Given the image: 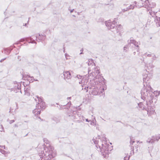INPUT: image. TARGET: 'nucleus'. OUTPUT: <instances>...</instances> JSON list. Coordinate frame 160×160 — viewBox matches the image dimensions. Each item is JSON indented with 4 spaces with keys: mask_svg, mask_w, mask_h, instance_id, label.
I'll use <instances>...</instances> for the list:
<instances>
[{
    "mask_svg": "<svg viewBox=\"0 0 160 160\" xmlns=\"http://www.w3.org/2000/svg\"><path fill=\"white\" fill-rule=\"evenodd\" d=\"M73 10H74V9H73L72 10H71L70 11V12L71 13V12H73Z\"/></svg>",
    "mask_w": 160,
    "mask_h": 160,
    "instance_id": "obj_34",
    "label": "nucleus"
},
{
    "mask_svg": "<svg viewBox=\"0 0 160 160\" xmlns=\"http://www.w3.org/2000/svg\"><path fill=\"white\" fill-rule=\"evenodd\" d=\"M14 122V120H10L9 123L10 124H11L12 123H13Z\"/></svg>",
    "mask_w": 160,
    "mask_h": 160,
    "instance_id": "obj_27",
    "label": "nucleus"
},
{
    "mask_svg": "<svg viewBox=\"0 0 160 160\" xmlns=\"http://www.w3.org/2000/svg\"><path fill=\"white\" fill-rule=\"evenodd\" d=\"M37 98H35V100L37 101L38 100V104L40 105L41 109H44L46 107L45 103L44 102L42 101V99L38 96H36Z\"/></svg>",
    "mask_w": 160,
    "mask_h": 160,
    "instance_id": "obj_9",
    "label": "nucleus"
},
{
    "mask_svg": "<svg viewBox=\"0 0 160 160\" xmlns=\"http://www.w3.org/2000/svg\"><path fill=\"white\" fill-rule=\"evenodd\" d=\"M90 124L92 126H95L96 125V120L95 118H94V119L92 120H90Z\"/></svg>",
    "mask_w": 160,
    "mask_h": 160,
    "instance_id": "obj_19",
    "label": "nucleus"
},
{
    "mask_svg": "<svg viewBox=\"0 0 160 160\" xmlns=\"http://www.w3.org/2000/svg\"><path fill=\"white\" fill-rule=\"evenodd\" d=\"M117 24L115 20L112 22L110 20H108L105 22V24L108 28L109 29H112V31L115 32H116L117 33L119 32L120 34L119 31L122 28V27L121 25H119L118 28L116 30V28H114L116 24Z\"/></svg>",
    "mask_w": 160,
    "mask_h": 160,
    "instance_id": "obj_6",
    "label": "nucleus"
},
{
    "mask_svg": "<svg viewBox=\"0 0 160 160\" xmlns=\"http://www.w3.org/2000/svg\"><path fill=\"white\" fill-rule=\"evenodd\" d=\"M21 86V84H20V83H18V84H17V88L18 89H20Z\"/></svg>",
    "mask_w": 160,
    "mask_h": 160,
    "instance_id": "obj_24",
    "label": "nucleus"
},
{
    "mask_svg": "<svg viewBox=\"0 0 160 160\" xmlns=\"http://www.w3.org/2000/svg\"><path fill=\"white\" fill-rule=\"evenodd\" d=\"M0 152L4 154L6 156H7L8 154L10 153L9 152H6L5 151L2 150L1 149H0Z\"/></svg>",
    "mask_w": 160,
    "mask_h": 160,
    "instance_id": "obj_20",
    "label": "nucleus"
},
{
    "mask_svg": "<svg viewBox=\"0 0 160 160\" xmlns=\"http://www.w3.org/2000/svg\"><path fill=\"white\" fill-rule=\"evenodd\" d=\"M126 48V47H124V50H125Z\"/></svg>",
    "mask_w": 160,
    "mask_h": 160,
    "instance_id": "obj_35",
    "label": "nucleus"
},
{
    "mask_svg": "<svg viewBox=\"0 0 160 160\" xmlns=\"http://www.w3.org/2000/svg\"><path fill=\"white\" fill-rule=\"evenodd\" d=\"M101 138L99 136H97L96 138H93V141L94 143L95 144H98V140L97 139H99Z\"/></svg>",
    "mask_w": 160,
    "mask_h": 160,
    "instance_id": "obj_18",
    "label": "nucleus"
},
{
    "mask_svg": "<svg viewBox=\"0 0 160 160\" xmlns=\"http://www.w3.org/2000/svg\"><path fill=\"white\" fill-rule=\"evenodd\" d=\"M143 100V99H142ZM145 100V99H143V100ZM146 101L144 102H141L138 104V106L142 109H145L146 110L147 108H148V105L147 104V101H148L147 100H146Z\"/></svg>",
    "mask_w": 160,
    "mask_h": 160,
    "instance_id": "obj_11",
    "label": "nucleus"
},
{
    "mask_svg": "<svg viewBox=\"0 0 160 160\" xmlns=\"http://www.w3.org/2000/svg\"><path fill=\"white\" fill-rule=\"evenodd\" d=\"M93 69L94 70V72L93 71L90 73L88 72V78L94 79L95 84H98L101 83L102 84V87L103 90H101V92H102V91L106 89V85L104 81V79L103 77L101 76L99 74L100 72L99 71V67H96Z\"/></svg>",
    "mask_w": 160,
    "mask_h": 160,
    "instance_id": "obj_3",
    "label": "nucleus"
},
{
    "mask_svg": "<svg viewBox=\"0 0 160 160\" xmlns=\"http://www.w3.org/2000/svg\"><path fill=\"white\" fill-rule=\"evenodd\" d=\"M88 66H89V68H88V72H89L91 71V69H93V68H96L95 64L94 63L92 59H89L87 62Z\"/></svg>",
    "mask_w": 160,
    "mask_h": 160,
    "instance_id": "obj_10",
    "label": "nucleus"
},
{
    "mask_svg": "<svg viewBox=\"0 0 160 160\" xmlns=\"http://www.w3.org/2000/svg\"><path fill=\"white\" fill-rule=\"evenodd\" d=\"M146 76H146V75H145L143 78V80L144 81V82H145V81L146 79H149L148 75H147Z\"/></svg>",
    "mask_w": 160,
    "mask_h": 160,
    "instance_id": "obj_23",
    "label": "nucleus"
},
{
    "mask_svg": "<svg viewBox=\"0 0 160 160\" xmlns=\"http://www.w3.org/2000/svg\"><path fill=\"white\" fill-rule=\"evenodd\" d=\"M139 49H137V52H138V51H139Z\"/></svg>",
    "mask_w": 160,
    "mask_h": 160,
    "instance_id": "obj_38",
    "label": "nucleus"
},
{
    "mask_svg": "<svg viewBox=\"0 0 160 160\" xmlns=\"http://www.w3.org/2000/svg\"><path fill=\"white\" fill-rule=\"evenodd\" d=\"M141 0V1L142 2L143 1H144V0Z\"/></svg>",
    "mask_w": 160,
    "mask_h": 160,
    "instance_id": "obj_39",
    "label": "nucleus"
},
{
    "mask_svg": "<svg viewBox=\"0 0 160 160\" xmlns=\"http://www.w3.org/2000/svg\"><path fill=\"white\" fill-rule=\"evenodd\" d=\"M144 54L145 55H146L148 57H150L152 56V54H151V53L148 54L147 53H145Z\"/></svg>",
    "mask_w": 160,
    "mask_h": 160,
    "instance_id": "obj_26",
    "label": "nucleus"
},
{
    "mask_svg": "<svg viewBox=\"0 0 160 160\" xmlns=\"http://www.w3.org/2000/svg\"><path fill=\"white\" fill-rule=\"evenodd\" d=\"M134 142V141L132 140H131L130 141V143L131 144H133Z\"/></svg>",
    "mask_w": 160,
    "mask_h": 160,
    "instance_id": "obj_29",
    "label": "nucleus"
},
{
    "mask_svg": "<svg viewBox=\"0 0 160 160\" xmlns=\"http://www.w3.org/2000/svg\"><path fill=\"white\" fill-rule=\"evenodd\" d=\"M31 78H33V77H31Z\"/></svg>",
    "mask_w": 160,
    "mask_h": 160,
    "instance_id": "obj_41",
    "label": "nucleus"
},
{
    "mask_svg": "<svg viewBox=\"0 0 160 160\" xmlns=\"http://www.w3.org/2000/svg\"><path fill=\"white\" fill-rule=\"evenodd\" d=\"M129 158H130V156L125 157L124 158V159L125 160H129Z\"/></svg>",
    "mask_w": 160,
    "mask_h": 160,
    "instance_id": "obj_25",
    "label": "nucleus"
},
{
    "mask_svg": "<svg viewBox=\"0 0 160 160\" xmlns=\"http://www.w3.org/2000/svg\"><path fill=\"white\" fill-rule=\"evenodd\" d=\"M139 143H142V142H140Z\"/></svg>",
    "mask_w": 160,
    "mask_h": 160,
    "instance_id": "obj_42",
    "label": "nucleus"
},
{
    "mask_svg": "<svg viewBox=\"0 0 160 160\" xmlns=\"http://www.w3.org/2000/svg\"><path fill=\"white\" fill-rule=\"evenodd\" d=\"M0 147L2 148H3L4 149H5V146H1Z\"/></svg>",
    "mask_w": 160,
    "mask_h": 160,
    "instance_id": "obj_33",
    "label": "nucleus"
},
{
    "mask_svg": "<svg viewBox=\"0 0 160 160\" xmlns=\"http://www.w3.org/2000/svg\"><path fill=\"white\" fill-rule=\"evenodd\" d=\"M15 127H17V126L16 125H15Z\"/></svg>",
    "mask_w": 160,
    "mask_h": 160,
    "instance_id": "obj_40",
    "label": "nucleus"
},
{
    "mask_svg": "<svg viewBox=\"0 0 160 160\" xmlns=\"http://www.w3.org/2000/svg\"><path fill=\"white\" fill-rule=\"evenodd\" d=\"M128 42L129 43H132L136 47H138V42L134 40L132 38H130V40Z\"/></svg>",
    "mask_w": 160,
    "mask_h": 160,
    "instance_id": "obj_15",
    "label": "nucleus"
},
{
    "mask_svg": "<svg viewBox=\"0 0 160 160\" xmlns=\"http://www.w3.org/2000/svg\"><path fill=\"white\" fill-rule=\"evenodd\" d=\"M136 4V2H134L132 3V4L128 8H127L126 9H124V11H127L128 10L131 9H133L134 8V6Z\"/></svg>",
    "mask_w": 160,
    "mask_h": 160,
    "instance_id": "obj_14",
    "label": "nucleus"
},
{
    "mask_svg": "<svg viewBox=\"0 0 160 160\" xmlns=\"http://www.w3.org/2000/svg\"><path fill=\"white\" fill-rule=\"evenodd\" d=\"M149 13L151 15L152 17H153L155 15L156 12H154L152 11V10H151L149 12Z\"/></svg>",
    "mask_w": 160,
    "mask_h": 160,
    "instance_id": "obj_22",
    "label": "nucleus"
},
{
    "mask_svg": "<svg viewBox=\"0 0 160 160\" xmlns=\"http://www.w3.org/2000/svg\"><path fill=\"white\" fill-rule=\"evenodd\" d=\"M102 138L103 141L102 142V144L98 145L97 146L96 145V146L99 147L102 155L104 157H106L109 154V151L112 150V148L108 144L107 142L106 141V138L104 136Z\"/></svg>",
    "mask_w": 160,
    "mask_h": 160,
    "instance_id": "obj_5",
    "label": "nucleus"
},
{
    "mask_svg": "<svg viewBox=\"0 0 160 160\" xmlns=\"http://www.w3.org/2000/svg\"><path fill=\"white\" fill-rule=\"evenodd\" d=\"M146 110L147 111L148 114L150 115L153 113L154 111V109L150 105H148Z\"/></svg>",
    "mask_w": 160,
    "mask_h": 160,
    "instance_id": "obj_13",
    "label": "nucleus"
},
{
    "mask_svg": "<svg viewBox=\"0 0 160 160\" xmlns=\"http://www.w3.org/2000/svg\"><path fill=\"white\" fill-rule=\"evenodd\" d=\"M79 83L80 84H82V89H85L87 92L88 90L86 89V88H87L88 89L89 88L90 90L89 91V92L93 95H97L100 92L103 93L105 90L102 91V92H101V90H103L102 87V84L101 83L98 84H95L96 86H92L91 87H89L87 84V80L84 78H83L82 80L79 82Z\"/></svg>",
    "mask_w": 160,
    "mask_h": 160,
    "instance_id": "obj_4",
    "label": "nucleus"
},
{
    "mask_svg": "<svg viewBox=\"0 0 160 160\" xmlns=\"http://www.w3.org/2000/svg\"><path fill=\"white\" fill-rule=\"evenodd\" d=\"M145 3L144 5H146L145 8L148 11L150 10L151 8H153L156 6L155 3L152 2L150 3L148 0H145Z\"/></svg>",
    "mask_w": 160,
    "mask_h": 160,
    "instance_id": "obj_8",
    "label": "nucleus"
},
{
    "mask_svg": "<svg viewBox=\"0 0 160 160\" xmlns=\"http://www.w3.org/2000/svg\"><path fill=\"white\" fill-rule=\"evenodd\" d=\"M41 110L40 109L36 108L33 111V113L35 115L40 114Z\"/></svg>",
    "mask_w": 160,
    "mask_h": 160,
    "instance_id": "obj_16",
    "label": "nucleus"
},
{
    "mask_svg": "<svg viewBox=\"0 0 160 160\" xmlns=\"http://www.w3.org/2000/svg\"><path fill=\"white\" fill-rule=\"evenodd\" d=\"M36 37L40 40H43L44 39L45 36L44 35H40L39 34L38 36H37Z\"/></svg>",
    "mask_w": 160,
    "mask_h": 160,
    "instance_id": "obj_21",
    "label": "nucleus"
},
{
    "mask_svg": "<svg viewBox=\"0 0 160 160\" xmlns=\"http://www.w3.org/2000/svg\"><path fill=\"white\" fill-rule=\"evenodd\" d=\"M157 27H160V18L156 17L155 19Z\"/></svg>",
    "mask_w": 160,
    "mask_h": 160,
    "instance_id": "obj_17",
    "label": "nucleus"
},
{
    "mask_svg": "<svg viewBox=\"0 0 160 160\" xmlns=\"http://www.w3.org/2000/svg\"><path fill=\"white\" fill-rule=\"evenodd\" d=\"M43 140L48 145L45 148V145H43L41 152H40V151H39V156L41 160H49L56 156V151L53 148L49 146L48 142L46 139H44Z\"/></svg>",
    "mask_w": 160,
    "mask_h": 160,
    "instance_id": "obj_2",
    "label": "nucleus"
},
{
    "mask_svg": "<svg viewBox=\"0 0 160 160\" xmlns=\"http://www.w3.org/2000/svg\"><path fill=\"white\" fill-rule=\"evenodd\" d=\"M152 89L149 85L144 84L143 87L141 91V98L146 99L151 103L157 100V98L160 94V92L155 91L153 92Z\"/></svg>",
    "mask_w": 160,
    "mask_h": 160,
    "instance_id": "obj_1",
    "label": "nucleus"
},
{
    "mask_svg": "<svg viewBox=\"0 0 160 160\" xmlns=\"http://www.w3.org/2000/svg\"><path fill=\"white\" fill-rule=\"evenodd\" d=\"M69 104V102H68V104Z\"/></svg>",
    "mask_w": 160,
    "mask_h": 160,
    "instance_id": "obj_43",
    "label": "nucleus"
},
{
    "mask_svg": "<svg viewBox=\"0 0 160 160\" xmlns=\"http://www.w3.org/2000/svg\"><path fill=\"white\" fill-rule=\"evenodd\" d=\"M152 56L153 57V59H155L156 58V57L155 55H152Z\"/></svg>",
    "mask_w": 160,
    "mask_h": 160,
    "instance_id": "obj_30",
    "label": "nucleus"
},
{
    "mask_svg": "<svg viewBox=\"0 0 160 160\" xmlns=\"http://www.w3.org/2000/svg\"><path fill=\"white\" fill-rule=\"evenodd\" d=\"M160 139V137L158 135H155L152 136L151 138H148L147 140V142L152 143H154L155 141H158Z\"/></svg>",
    "mask_w": 160,
    "mask_h": 160,
    "instance_id": "obj_7",
    "label": "nucleus"
},
{
    "mask_svg": "<svg viewBox=\"0 0 160 160\" xmlns=\"http://www.w3.org/2000/svg\"><path fill=\"white\" fill-rule=\"evenodd\" d=\"M27 78L30 77V76L28 75H27Z\"/></svg>",
    "mask_w": 160,
    "mask_h": 160,
    "instance_id": "obj_37",
    "label": "nucleus"
},
{
    "mask_svg": "<svg viewBox=\"0 0 160 160\" xmlns=\"http://www.w3.org/2000/svg\"><path fill=\"white\" fill-rule=\"evenodd\" d=\"M86 121L87 122H90V120H89L88 119H86Z\"/></svg>",
    "mask_w": 160,
    "mask_h": 160,
    "instance_id": "obj_31",
    "label": "nucleus"
},
{
    "mask_svg": "<svg viewBox=\"0 0 160 160\" xmlns=\"http://www.w3.org/2000/svg\"><path fill=\"white\" fill-rule=\"evenodd\" d=\"M64 78L65 79H70L71 77V74L69 71H66L63 72Z\"/></svg>",
    "mask_w": 160,
    "mask_h": 160,
    "instance_id": "obj_12",
    "label": "nucleus"
},
{
    "mask_svg": "<svg viewBox=\"0 0 160 160\" xmlns=\"http://www.w3.org/2000/svg\"><path fill=\"white\" fill-rule=\"evenodd\" d=\"M71 97H68V98H67V99H71Z\"/></svg>",
    "mask_w": 160,
    "mask_h": 160,
    "instance_id": "obj_36",
    "label": "nucleus"
},
{
    "mask_svg": "<svg viewBox=\"0 0 160 160\" xmlns=\"http://www.w3.org/2000/svg\"><path fill=\"white\" fill-rule=\"evenodd\" d=\"M143 6V4H142V5H140V6H138V7H142Z\"/></svg>",
    "mask_w": 160,
    "mask_h": 160,
    "instance_id": "obj_32",
    "label": "nucleus"
},
{
    "mask_svg": "<svg viewBox=\"0 0 160 160\" xmlns=\"http://www.w3.org/2000/svg\"><path fill=\"white\" fill-rule=\"evenodd\" d=\"M77 78L78 79H81V78H82V77L80 75H78Z\"/></svg>",
    "mask_w": 160,
    "mask_h": 160,
    "instance_id": "obj_28",
    "label": "nucleus"
}]
</instances>
